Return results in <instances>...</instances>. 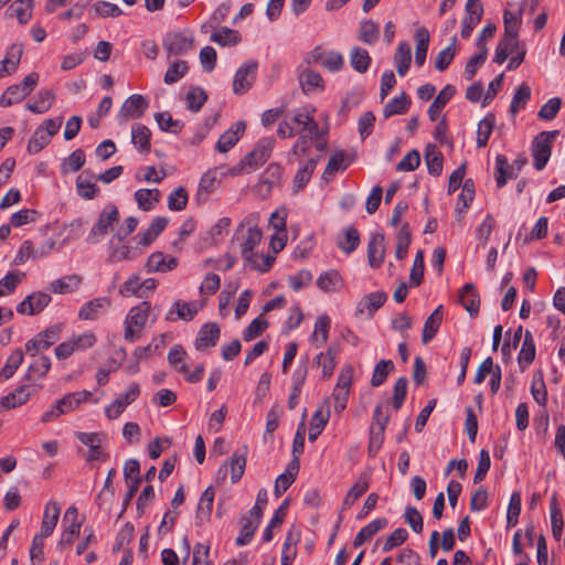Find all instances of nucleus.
Returning <instances> with one entry per match:
<instances>
[{"label": "nucleus", "mask_w": 565, "mask_h": 565, "mask_svg": "<svg viewBox=\"0 0 565 565\" xmlns=\"http://www.w3.org/2000/svg\"><path fill=\"white\" fill-rule=\"evenodd\" d=\"M215 490L212 486L207 487L202 493L198 509H196V524L202 525L204 522L210 520L213 502H214Z\"/></svg>", "instance_id": "obj_25"}, {"label": "nucleus", "mask_w": 565, "mask_h": 565, "mask_svg": "<svg viewBox=\"0 0 565 565\" xmlns=\"http://www.w3.org/2000/svg\"><path fill=\"white\" fill-rule=\"evenodd\" d=\"M340 353V345L332 343L326 352H320L313 364L322 369V379H330L337 365V358Z\"/></svg>", "instance_id": "obj_13"}, {"label": "nucleus", "mask_w": 565, "mask_h": 565, "mask_svg": "<svg viewBox=\"0 0 565 565\" xmlns=\"http://www.w3.org/2000/svg\"><path fill=\"white\" fill-rule=\"evenodd\" d=\"M150 302L142 301L138 306L130 309L126 317L125 324H132L135 328L142 329L146 326L150 313Z\"/></svg>", "instance_id": "obj_36"}, {"label": "nucleus", "mask_w": 565, "mask_h": 565, "mask_svg": "<svg viewBox=\"0 0 565 565\" xmlns=\"http://www.w3.org/2000/svg\"><path fill=\"white\" fill-rule=\"evenodd\" d=\"M387 300V294L385 291H375L364 296L358 303L355 313L363 315L367 312L369 317H373Z\"/></svg>", "instance_id": "obj_20"}, {"label": "nucleus", "mask_w": 565, "mask_h": 565, "mask_svg": "<svg viewBox=\"0 0 565 565\" xmlns=\"http://www.w3.org/2000/svg\"><path fill=\"white\" fill-rule=\"evenodd\" d=\"M385 257V236L373 234L367 244V262L372 268H380Z\"/></svg>", "instance_id": "obj_16"}, {"label": "nucleus", "mask_w": 565, "mask_h": 565, "mask_svg": "<svg viewBox=\"0 0 565 565\" xmlns=\"http://www.w3.org/2000/svg\"><path fill=\"white\" fill-rule=\"evenodd\" d=\"M246 456L247 448L243 447L242 449H237L231 457L230 467H231V480L233 483L239 481L242 476L244 475L246 467Z\"/></svg>", "instance_id": "obj_42"}, {"label": "nucleus", "mask_w": 565, "mask_h": 565, "mask_svg": "<svg viewBox=\"0 0 565 565\" xmlns=\"http://www.w3.org/2000/svg\"><path fill=\"white\" fill-rule=\"evenodd\" d=\"M392 370H394L392 360H381L374 367L371 379L372 386L377 387L382 385Z\"/></svg>", "instance_id": "obj_64"}, {"label": "nucleus", "mask_w": 565, "mask_h": 565, "mask_svg": "<svg viewBox=\"0 0 565 565\" xmlns=\"http://www.w3.org/2000/svg\"><path fill=\"white\" fill-rule=\"evenodd\" d=\"M388 521L385 518H380L373 520L364 527L360 530V532L355 535L353 540V546L359 547L363 545L366 541L371 540L377 532L384 529L387 525Z\"/></svg>", "instance_id": "obj_33"}, {"label": "nucleus", "mask_w": 565, "mask_h": 565, "mask_svg": "<svg viewBox=\"0 0 565 565\" xmlns=\"http://www.w3.org/2000/svg\"><path fill=\"white\" fill-rule=\"evenodd\" d=\"M96 342V337L93 333H85L70 339L68 341L60 343L55 348V355L58 360L70 358L76 350H84L90 348Z\"/></svg>", "instance_id": "obj_9"}, {"label": "nucleus", "mask_w": 565, "mask_h": 565, "mask_svg": "<svg viewBox=\"0 0 565 565\" xmlns=\"http://www.w3.org/2000/svg\"><path fill=\"white\" fill-rule=\"evenodd\" d=\"M49 134L45 132L43 126L35 129L28 143V152L31 154L40 152L50 143Z\"/></svg>", "instance_id": "obj_57"}, {"label": "nucleus", "mask_w": 565, "mask_h": 565, "mask_svg": "<svg viewBox=\"0 0 565 565\" xmlns=\"http://www.w3.org/2000/svg\"><path fill=\"white\" fill-rule=\"evenodd\" d=\"M134 196L139 209L151 211L160 200V191L158 189H139Z\"/></svg>", "instance_id": "obj_40"}, {"label": "nucleus", "mask_w": 565, "mask_h": 565, "mask_svg": "<svg viewBox=\"0 0 565 565\" xmlns=\"http://www.w3.org/2000/svg\"><path fill=\"white\" fill-rule=\"evenodd\" d=\"M282 168L278 163H270L260 177L256 185V191L263 198L267 196L273 188L277 186L281 181Z\"/></svg>", "instance_id": "obj_11"}, {"label": "nucleus", "mask_w": 565, "mask_h": 565, "mask_svg": "<svg viewBox=\"0 0 565 565\" xmlns=\"http://www.w3.org/2000/svg\"><path fill=\"white\" fill-rule=\"evenodd\" d=\"M168 223L169 220L167 217H154L145 232L136 235L135 239H137V244L140 246L150 245L163 232Z\"/></svg>", "instance_id": "obj_21"}, {"label": "nucleus", "mask_w": 565, "mask_h": 565, "mask_svg": "<svg viewBox=\"0 0 565 565\" xmlns=\"http://www.w3.org/2000/svg\"><path fill=\"white\" fill-rule=\"evenodd\" d=\"M425 160L428 172L431 175L438 177L443 171V156L437 150L436 146L428 145L425 152Z\"/></svg>", "instance_id": "obj_46"}, {"label": "nucleus", "mask_w": 565, "mask_h": 565, "mask_svg": "<svg viewBox=\"0 0 565 565\" xmlns=\"http://www.w3.org/2000/svg\"><path fill=\"white\" fill-rule=\"evenodd\" d=\"M154 119H156L159 128L166 132H171V134L177 135L184 127V124L181 120L173 119L172 116L168 111L157 113L154 115Z\"/></svg>", "instance_id": "obj_50"}, {"label": "nucleus", "mask_w": 565, "mask_h": 565, "mask_svg": "<svg viewBox=\"0 0 565 565\" xmlns=\"http://www.w3.org/2000/svg\"><path fill=\"white\" fill-rule=\"evenodd\" d=\"M194 39L182 32H169L163 39V49L168 55H183L192 50Z\"/></svg>", "instance_id": "obj_8"}, {"label": "nucleus", "mask_w": 565, "mask_h": 565, "mask_svg": "<svg viewBox=\"0 0 565 565\" xmlns=\"http://www.w3.org/2000/svg\"><path fill=\"white\" fill-rule=\"evenodd\" d=\"M53 100L54 94L52 90L42 89L26 104V109L34 114H43L51 108Z\"/></svg>", "instance_id": "obj_38"}, {"label": "nucleus", "mask_w": 565, "mask_h": 565, "mask_svg": "<svg viewBox=\"0 0 565 565\" xmlns=\"http://www.w3.org/2000/svg\"><path fill=\"white\" fill-rule=\"evenodd\" d=\"M456 94V88L451 84H447L434 99L428 108V117L431 121L437 120L441 109Z\"/></svg>", "instance_id": "obj_30"}, {"label": "nucleus", "mask_w": 565, "mask_h": 565, "mask_svg": "<svg viewBox=\"0 0 565 565\" xmlns=\"http://www.w3.org/2000/svg\"><path fill=\"white\" fill-rule=\"evenodd\" d=\"M245 129V121H236L230 129L221 135L216 143V150L222 153L227 152L238 142L241 137L244 135Z\"/></svg>", "instance_id": "obj_15"}, {"label": "nucleus", "mask_w": 565, "mask_h": 565, "mask_svg": "<svg viewBox=\"0 0 565 565\" xmlns=\"http://www.w3.org/2000/svg\"><path fill=\"white\" fill-rule=\"evenodd\" d=\"M216 182V173L214 171H207L202 175L196 193V200L199 203L207 200L210 193L215 190Z\"/></svg>", "instance_id": "obj_47"}, {"label": "nucleus", "mask_w": 565, "mask_h": 565, "mask_svg": "<svg viewBox=\"0 0 565 565\" xmlns=\"http://www.w3.org/2000/svg\"><path fill=\"white\" fill-rule=\"evenodd\" d=\"M41 386L36 384H25L19 386L13 392L3 396V403L7 404V409L15 408L25 404L32 395H34Z\"/></svg>", "instance_id": "obj_17"}, {"label": "nucleus", "mask_w": 565, "mask_h": 565, "mask_svg": "<svg viewBox=\"0 0 565 565\" xmlns=\"http://www.w3.org/2000/svg\"><path fill=\"white\" fill-rule=\"evenodd\" d=\"M516 177L518 172L510 166L507 157L504 154H497L494 178L498 188L504 186L509 179H515Z\"/></svg>", "instance_id": "obj_27"}, {"label": "nucleus", "mask_w": 565, "mask_h": 565, "mask_svg": "<svg viewBox=\"0 0 565 565\" xmlns=\"http://www.w3.org/2000/svg\"><path fill=\"white\" fill-rule=\"evenodd\" d=\"M412 100L406 93H402L398 97H394L383 108V115L388 118L393 115L405 114L411 107Z\"/></svg>", "instance_id": "obj_41"}, {"label": "nucleus", "mask_w": 565, "mask_h": 565, "mask_svg": "<svg viewBox=\"0 0 565 565\" xmlns=\"http://www.w3.org/2000/svg\"><path fill=\"white\" fill-rule=\"evenodd\" d=\"M188 109L191 111H199L204 103L207 100V94L201 87L194 86L189 89L185 95Z\"/></svg>", "instance_id": "obj_56"}, {"label": "nucleus", "mask_w": 565, "mask_h": 565, "mask_svg": "<svg viewBox=\"0 0 565 565\" xmlns=\"http://www.w3.org/2000/svg\"><path fill=\"white\" fill-rule=\"evenodd\" d=\"M90 395L88 391L68 393L56 402V409L63 414L68 413L86 402Z\"/></svg>", "instance_id": "obj_31"}, {"label": "nucleus", "mask_w": 565, "mask_h": 565, "mask_svg": "<svg viewBox=\"0 0 565 565\" xmlns=\"http://www.w3.org/2000/svg\"><path fill=\"white\" fill-rule=\"evenodd\" d=\"M331 320L327 315L318 317L315 323V331L311 335V341L317 347L323 345L328 341Z\"/></svg>", "instance_id": "obj_44"}, {"label": "nucleus", "mask_w": 565, "mask_h": 565, "mask_svg": "<svg viewBox=\"0 0 565 565\" xmlns=\"http://www.w3.org/2000/svg\"><path fill=\"white\" fill-rule=\"evenodd\" d=\"M344 160H345L344 151H338V152L333 153L329 158L328 164L322 174V179L324 181H329L338 170H340V169L344 170L348 167V164H344Z\"/></svg>", "instance_id": "obj_62"}, {"label": "nucleus", "mask_w": 565, "mask_h": 565, "mask_svg": "<svg viewBox=\"0 0 565 565\" xmlns=\"http://www.w3.org/2000/svg\"><path fill=\"white\" fill-rule=\"evenodd\" d=\"M319 156L317 158H311L300 166L292 181V190L295 193L303 190V188L308 184L319 162Z\"/></svg>", "instance_id": "obj_23"}, {"label": "nucleus", "mask_w": 565, "mask_h": 565, "mask_svg": "<svg viewBox=\"0 0 565 565\" xmlns=\"http://www.w3.org/2000/svg\"><path fill=\"white\" fill-rule=\"evenodd\" d=\"M210 40L221 46H233L241 42L239 32L226 26L220 31L213 32Z\"/></svg>", "instance_id": "obj_45"}, {"label": "nucleus", "mask_w": 565, "mask_h": 565, "mask_svg": "<svg viewBox=\"0 0 565 565\" xmlns=\"http://www.w3.org/2000/svg\"><path fill=\"white\" fill-rule=\"evenodd\" d=\"M497 31V26L492 23L484 26L482 32L477 39V46L479 47L480 52L476 55H473L465 67V77L466 79L470 81L473 78V76L477 73L478 67L483 64L488 56V49L486 44H483V36L492 38Z\"/></svg>", "instance_id": "obj_5"}, {"label": "nucleus", "mask_w": 565, "mask_h": 565, "mask_svg": "<svg viewBox=\"0 0 565 565\" xmlns=\"http://www.w3.org/2000/svg\"><path fill=\"white\" fill-rule=\"evenodd\" d=\"M257 68L258 64L256 61H248L236 71L233 81L234 94H245L253 86L257 75Z\"/></svg>", "instance_id": "obj_7"}, {"label": "nucleus", "mask_w": 565, "mask_h": 565, "mask_svg": "<svg viewBox=\"0 0 565 565\" xmlns=\"http://www.w3.org/2000/svg\"><path fill=\"white\" fill-rule=\"evenodd\" d=\"M535 359V343L532 333L526 330L524 333V339L522 343V348L519 352V364L530 365Z\"/></svg>", "instance_id": "obj_51"}, {"label": "nucleus", "mask_w": 565, "mask_h": 565, "mask_svg": "<svg viewBox=\"0 0 565 565\" xmlns=\"http://www.w3.org/2000/svg\"><path fill=\"white\" fill-rule=\"evenodd\" d=\"M458 297L459 302L469 312L471 318H475L479 315L481 300L480 295L473 284L468 282L463 285L458 292Z\"/></svg>", "instance_id": "obj_12"}, {"label": "nucleus", "mask_w": 565, "mask_h": 565, "mask_svg": "<svg viewBox=\"0 0 565 565\" xmlns=\"http://www.w3.org/2000/svg\"><path fill=\"white\" fill-rule=\"evenodd\" d=\"M28 94L19 86V84H14L9 86L2 96L0 97V106L9 107L13 104H18L23 100Z\"/></svg>", "instance_id": "obj_60"}, {"label": "nucleus", "mask_w": 565, "mask_h": 565, "mask_svg": "<svg viewBox=\"0 0 565 565\" xmlns=\"http://www.w3.org/2000/svg\"><path fill=\"white\" fill-rule=\"evenodd\" d=\"M61 326L55 324L39 332L25 343V351L29 355L35 356L41 351L50 349L61 337Z\"/></svg>", "instance_id": "obj_4"}, {"label": "nucleus", "mask_w": 565, "mask_h": 565, "mask_svg": "<svg viewBox=\"0 0 565 565\" xmlns=\"http://www.w3.org/2000/svg\"><path fill=\"white\" fill-rule=\"evenodd\" d=\"M414 38L416 41L415 63L420 67L426 61L430 35L426 28L420 26L415 31Z\"/></svg>", "instance_id": "obj_34"}, {"label": "nucleus", "mask_w": 565, "mask_h": 565, "mask_svg": "<svg viewBox=\"0 0 565 565\" xmlns=\"http://www.w3.org/2000/svg\"><path fill=\"white\" fill-rule=\"evenodd\" d=\"M300 85L302 87V90L308 94L315 88H322L323 87V79L322 76L312 70H305L299 76Z\"/></svg>", "instance_id": "obj_53"}, {"label": "nucleus", "mask_w": 565, "mask_h": 565, "mask_svg": "<svg viewBox=\"0 0 565 565\" xmlns=\"http://www.w3.org/2000/svg\"><path fill=\"white\" fill-rule=\"evenodd\" d=\"M109 306L110 300L107 297L94 298L81 307L78 318L82 320H95Z\"/></svg>", "instance_id": "obj_22"}, {"label": "nucleus", "mask_w": 565, "mask_h": 565, "mask_svg": "<svg viewBox=\"0 0 565 565\" xmlns=\"http://www.w3.org/2000/svg\"><path fill=\"white\" fill-rule=\"evenodd\" d=\"M94 174L85 170L76 179L77 194L84 200H93L99 192V188L92 182Z\"/></svg>", "instance_id": "obj_26"}, {"label": "nucleus", "mask_w": 565, "mask_h": 565, "mask_svg": "<svg viewBox=\"0 0 565 565\" xmlns=\"http://www.w3.org/2000/svg\"><path fill=\"white\" fill-rule=\"evenodd\" d=\"M558 134V130L542 131L532 141L531 152L534 160L533 164L537 171L543 170L547 164L552 154V146Z\"/></svg>", "instance_id": "obj_2"}, {"label": "nucleus", "mask_w": 565, "mask_h": 565, "mask_svg": "<svg viewBox=\"0 0 565 565\" xmlns=\"http://www.w3.org/2000/svg\"><path fill=\"white\" fill-rule=\"evenodd\" d=\"M151 131L141 124H136L131 129V141L139 152L148 153L151 149Z\"/></svg>", "instance_id": "obj_32"}, {"label": "nucleus", "mask_w": 565, "mask_h": 565, "mask_svg": "<svg viewBox=\"0 0 565 565\" xmlns=\"http://www.w3.org/2000/svg\"><path fill=\"white\" fill-rule=\"evenodd\" d=\"M274 146L275 139L273 137L262 138L255 148L231 169L232 174L249 173L264 164L269 159Z\"/></svg>", "instance_id": "obj_1"}, {"label": "nucleus", "mask_w": 565, "mask_h": 565, "mask_svg": "<svg viewBox=\"0 0 565 565\" xmlns=\"http://www.w3.org/2000/svg\"><path fill=\"white\" fill-rule=\"evenodd\" d=\"M369 486V478L366 476H361L360 479L348 491L343 500V508H351L354 502L367 491Z\"/></svg>", "instance_id": "obj_48"}, {"label": "nucleus", "mask_w": 565, "mask_h": 565, "mask_svg": "<svg viewBox=\"0 0 565 565\" xmlns=\"http://www.w3.org/2000/svg\"><path fill=\"white\" fill-rule=\"evenodd\" d=\"M262 237L263 233L259 227H248L246 236L242 244V256L246 262H252L253 257H255V255L253 254V249L260 243Z\"/></svg>", "instance_id": "obj_37"}, {"label": "nucleus", "mask_w": 565, "mask_h": 565, "mask_svg": "<svg viewBox=\"0 0 565 565\" xmlns=\"http://www.w3.org/2000/svg\"><path fill=\"white\" fill-rule=\"evenodd\" d=\"M241 523V532L236 537V544L238 546L248 544L252 541L256 529L258 527V523L254 522L252 518L243 516Z\"/></svg>", "instance_id": "obj_63"}, {"label": "nucleus", "mask_w": 565, "mask_h": 565, "mask_svg": "<svg viewBox=\"0 0 565 565\" xmlns=\"http://www.w3.org/2000/svg\"><path fill=\"white\" fill-rule=\"evenodd\" d=\"M350 63L353 70L363 74L369 70L371 57L369 52L362 47H353L350 53Z\"/></svg>", "instance_id": "obj_49"}, {"label": "nucleus", "mask_w": 565, "mask_h": 565, "mask_svg": "<svg viewBox=\"0 0 565 565\" xmlns=\"http://www.w3.org/2000/svg\"><path fill=\"white\" fill-rule=\"evenodd\" d=\"M51 369V359L47 355H40L29 365L25 374L26 381H34L44 377Z\"/></svg>", "instance_id": "obj_43"}, {"label": "nucleus", "mask_w": 565, "mask_h": 565, "mask_svg": "<svg viewBox=\"0 0 565 565\" xmlns=\"http://www.w3.org/2000/svg\"><path fill=\"white\" fill-rule=\"evenodd\" d=\"M340 285L341 276L334 269L322 273L317 279V286L326 292L335 291Z\"/></svg>", "instance_id": "obj_52"}, {"label": "nucleus", "mask_w": 565, "mask_h": 565, "mask_svg": "<svg viewBox=\"0 0 565 565\" xmlns=\"http://www.w3.org/2000/svg\"><path fill=\"white\" fill-rule=\"evenodd\" d=\"M60 513H61V508H60L58 503L54 502V501H50L46 504L44 513H43L40 533H42L43 535L50 536L53 533V531L57 524Z\"/></svg>", "instance_id": "obj_29"}, {"label": "nucleus", "mask_w": 565, "mask_h": 565, "mask_svg": "<svg viewBox=\"0 0 565 565\" xmlns=\"http://www.w3.org/2000/svg\"><path fill=\"white\" fill-rule=\"evenodd\" d=\"M380 28L373 20L362 21L360 24L359 39L366 44H373L379 40Z\"/></svg>", "instance_id": "obj_58"}, {"label": "nucleus", "mask_w": 565, "mask_h": 565, "mask_svg": "<svg viewBox=\"0 0 565 565\" xmlns=\"http://www.w3.org/2000/svg\"><path fill=\"white\" fill-rule=\"evenodd\" d=\"M456 43H457V38L454 36L451 39L450 44L446 49H444L443 51H440L438 53V55L436 56V60H435V68L437 71L444 72L451 64V62L456 55Z\"/></svg>", "instance_id": "obj_55"}, {"label": "nucleus", "mask_w": 565, "mask_h": 565, "mask_svg": "<svg viewBox=\"0 0 565 565\" xmlns=\"http://www.w3.org/2000/svg\"><path fill=\"white\" fill-rule=\"evenodd\" d=\"M85 153L82 149L74 150L62 164V173L76 172L85 164Z\"/></svg>", "instance_id": "obj_61"}, {"label": "nucleus", "mask_w": 565, "mask_h": 565, "mask_svg": "<svg viewBox=\"0 0 565 565\" xmlns=\"http://www.w3.org/2000/svg\"><path fill=\"white\" fill-rule=\"evenodd\" d=\"M198 313V309L193 303L177 300L167 312L166 320L177 321L178 319L191 321Z\"/></svg>", "instance_id": "obj_24"}, {"label": "nucleus", "mask_w": 565, "mask_h": 565, "mask_svg": "<svg viewBox=\"0 0 565 565\" xmlns=\"http://www.w3.org/2000/svg\"><path fill=\"white\" fill-rule=\"evenodd\" d=\"M149 106V102L139 94L129 96L121 105L118 113L119 124L127 122L131 119H139L143 116Z\"/></svg>", "instance_id": "obj_6"}, {"label": "nucleus", "mask_w": 565, "mask_h": 565, "mask_svg": "<svg viewBox=\"0 0 565 565\" xmlns=\"http://www.w3.org/2000/svg\"><path fill=\"white\" fill-rule=\"evenodd\" d=\"M394 63L399 76H404L409 70L412 63V53L411 45L406 41H403L398 44L394 54Z\"/></svg>", "instance_id": "obj_39"}, {"label": "nucleus", "mask_w": 565, "mask_h": 565, "mask_svg": "<svg viewBox=\"0 0 565 565\" xmlns=\"http://www.w3.org/2000/svg\"><path fill=\"white\" fill-rule=\"evenodd\" d=\"M330 413V399L327 397L312 416L308 436L310 441H315L322 433L329 422Z\"/></svg>", "instance_id": "obj_14"}, {"label": "nucleus", "mask_w": 565, "mask_h": 565, "mask_svg": "<svg viewBox=\"0 0 565 565\" xmlns=\"http://www.w3.org/2000/svg\"><path fill=\"white\" fill-rule=\"evenodd\" d=\"M51 300V296L46 292H32L17 306V311L20 315L34 316L42 312L44 308L49 306Z\"/></svg>", "instance_id": "obj_10"}, {"label": "nucleus", "mask_w": 565, "mask_h": 565, "mask_svg": "<svg viewBox=\"0 0 565 565\" xmlns=\"http://www.w3.org/2000/svg\"><path fill=\"white\" fill-rule=\"evenodd\" d=\"M119 221V211L115 204H107L99 213L97 222L90 228L87 236V242L90 244L98 243L108 232L113 225Z\"/></svg>", "instance_id": "obj_3"}, {"label": "nucleus", "mask_w": 565, "mask_h": 565, "mask_svg": "<svg viewBox=\"0 0 565 565\" xmlns=\"http://www.w3.org/2000/svg\"><path fill=\"white\" fill-rule=\"evenodd\" d=\"M24 359L23 351L21 349H15L8 358L4 366L0 372V376L4 380H8L13 376L15 371L22 364Z\"/></svg>", "instance_id": "obj_59"}, {"label": "nucleus", "mask_w": 565, "mask_h": 565, "mask_svg": "<svg viewBox=\"0 0 565 565\" xmlns=\"http://www.w3.org/2000/svg\"><path fill=\"white\" fill-rule=\"evenodd\" d=\"M221 335L220 327L214 322L205 323L201 327L195 339V348L203 351L207 348L215 347Z\"/></svg>", "instance_id": "obj_18"}, {"label": "nucleus", "mask_w": 565, "mask_h": 565, "mask_svg": "<svg viewBox=\"0 0 565 565\" xmlns=\"http://www.w3.org/2000/svg\"><path fill=\"white\" fill-rule=\"evenodd\" d=\"M82 282V277L73 274L53 280L49 285V290L54 294H70L78 288Z\"/></svg>", "instance_id": "obj_35"}, {"label": "nucleus", "mask_w": 565, "mask_h": 565, "mask_svg": "<svg viewBox=\"0 0 565 565\" xmlns=\"http://www.w3.org/2000/svg\"><path fill=\"white\" fill-rule=\"evenodd\" d=\"M495 117L493 114H488L478 125L477 146L483 148L487 146L489 137L493 130Z\"/></svg>", "instance_id": "obj_54"}, {"label": "nucleus", "mask_w": 565, "mask_h": 565, "mask_svg": "<svg viewBox=\"0 0 565 565\" xmlns=\"http://www.w3.org/2000/svg\"><path fill=\"white\" fill-rule=\"evenodd\" d=\"M178 266V259L166 255L162 252L152 253L147 260L146 269L148 273H167Z\"/></svg>", "instance_id": "obj_19"}, {"label": "nucleus", "mask_w": 565, "mask_h": 565, "mask_svg": "<svg viewBox=\"0 0 565 565\" xmlns=\"http://www.w3.org/2000/svg\"><path fill=\"white\" fill-rule=\"evenodd\" d=\"M443 306L440 305L426 319L422 334V341L424 344H427L435 338L443 322Z\"/></svg>", "instance_id": "obj_28"}]
</instances>
